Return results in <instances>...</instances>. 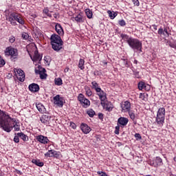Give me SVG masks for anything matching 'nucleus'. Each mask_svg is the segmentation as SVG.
I'll return each mask as SVG.
<instances>
[{"mask_svg": "<svg viewBox=\"0 0 176 176\" xmlns=\"http://www.w3.org/2000/svg\"><path fill=\"white\" fill-rule=\"evenodd\" d=\"M0 127L7 133H10L13 128L15 131H20V124L16 122V118H11L3 111H0Z\"/></svg>", "mask_w": 176, "mask_h": 176, "instance_id": "1", "label": "nucleus"}, {"mask_svg": "<svg viewBox=\"0 0 176 176\" xmlns=\"http://www.w3.org/2000/svg\"><path fill=\"white\" fill-rule=\"evenodd\" d=\"M52 47L55 52H60L63 49V45L64 42L61 39V37L56 34L51 35L50 38Z\"/></svg>", "mask_w": 176, "mask_h": 176, "instance_id": "2", "label": "nucleus"}, {"mask_svg": "<svg viewBox=\"0 0 176 176\" xmlns=\"http://www.w3.org/2000/svg\"><path fill=\"white\" fill-rule=\"evenodd\" d=\"M8 21H10L11 25L14 26L17 25V23L21 24V25H24L25 24V21H24L23 16L17 12H12L10 14L8 15Z\"/></svg>", "mask_w": 176, "mask_h": 176, "instance_id": "3", "label": "nucleus"}, {"mask_svg": "<svg viewBox=\"0 0 176 176\" xmlns=\"http://www.w3.org/2000/svg\"><path fill=\"white\" fill-rule=\"evenodd\" d=\"M128 45L134 50L135 52H142V43L137 38L130 37V39L128 41Z\"/></svg>", "mask_w": 176, "mask_h": 176, "instance_id": "4", "label": "nucleus"}, {"mask_svg": "<svg viewBox=\"0 0 176 176\" xmlns=\"http://www.w3.org/2000/svg\"><path fill=\"white\" fill-rule=\"evenodd\" d=\"M78 100L80 101L81 105L84 108H88V107H90V100H89L87 98L85 97V95L83 94H80L78 96Z\"/></svg>", "mask_w": 176, "mask_h": 176, "instance_id": "5", "label": "nucleus"}, {"mask_svg": "<svg viewBox=\"0 0 176 176\" xmlns=\"http://www.w3.org/2000/svg\"><path fill=\"white\" fill-rule=\"evenodd\" d=\"M19 52L17 49L13 48L12 46L8 47L5 50L6 56H11V57H16L18 56Z\"/></svg>", "mask_w": 176, "mask_h": 176, "instance_id": "6", "label": "nucleus"}, {"mask_svg": "<svg viewBox=\"0 0 176 176\" xmlns=\"http://www.w3.org/2000/svg\"><path fill=\"white\" fill-rule=\"evenodd\" d=\"M166 113V111H158L157 113V118L156 121L157 124H160L161 126H163V124L164 123V115Z\"/></svg>", "mask_w": 176, "mask_h": 176, "instance_id": "7", "label": "nucleus"}, {"mask_svg": "<svg viewBox=\"0 0 176 176\" xmlns=\"http://www.w3.org/2000/svg\"><path fill=\"white\" fill-rule=\"evenodd\" d=\"M14 71L15 74L16 72V78L20 80V82H24V80H25V74H24V71L21 69H14Z\"/></svg>", "mask_w": 176, "mask_h": 176, "instance_id": "8", "label": "nucleus"}, {"mask_svg": "<svg viewBox=\"0 0 176 176\" xmlns=\"http://www.w3.org/2000/svg\"><path fill=\"white\" fill-rule=\"evenodd\" d=\"M138 89L139 90H145L146 91H149V90H151V85L145 83L144 81H140L138 84Z\"/></svg>", "mask_w": 176, "mask_h": 176, "instance_id": "9", "label": "nucleus"}, {"mask_svg": "<svg viewBox=\"0 0 176 176\" xmlns=\"http://www.w3.org/2000/svg\"><path fill=\"white\" fill-rule=\"evenodd\" d=\"M45 156L46 157H56L58 159L60 157V152H57L54 150H49L45 154Z\"/></svg>", "mask_w": 176, "mask_h": 176, "instance_id": "10", "label": "nucleus"}, {"mask_svg": "<svg viewBox=\"0 0 176 176\" xmlns=\"http://www.w3.org/2000/svg\"><path fill=\"white\" fill-rule=\"evenodd\" d=\"M36 140L40 142L41 144H49V139L46 136H43L42 135H38V136L36 137Z\"/></svg>", "mask_w": 176, "mask_h": 176, "instance_id": "11", "label": "nucleus"}, {"mask_svg": "<svg viewBox=\"0 0 176 176\" xmlns=\"http://www.w3.org/2000/svg\"><path fill=\"white\" fill-rule=\"evenodd\" d=\"M80 127V130L82 131V133H84V134H89V133L91 131V128H90V126H89V125L87 124L82 123Z\"/></svg>", "mask_w": 176, "mask_h": 176, "instance_id": "12", "label": "nucleus"}, {"mask_svg": "<svg viewBox=\"0 0 176 176\" xmlns=\"http://www.w3.org/2000/svg\"><path fill=\"white\" fill-rule=\"evenodd\" d=\"M54 102L56 105L58 107H63V98L60 97V95H56L55 97H54Z\"/></svg>", "mask_w": 176, "mask_h": 176, "instance_id": "13", "label": "nucleus"}, {"mask_svg": "<svg viewBox=\"0 0 176 176\" xmlns=\"http://www.w3.org/2000/svg\"><path fill=\"white\" fill-rule=\"evenodd\" d=\"M122 111H130L131 109V103L129 101L122 102L121 103Z\"/></svg>", "mask_w": 176, "mask_h": 176, "instance_id": "14", "label": "nucleus"}, {"mask_svg": "<svg viewBox=\"0 0 176 176\" xmlns=\"http://www.w3.org/2000/svg\"><path fill=\"white\" fill-rule=\"evenodd\" d=\"M127 123H129V119L124 117H121L118 120L117 124L124 127V126H127Z\"/></svg>", "mask_w": 176, "mask_h": 176, "instance_id": "15", "label": "nucleus"}, {"mask_svg": "<svg viewBox=\"0 0 176 176\" xmlns=\"http://www.w3.org/2000/svg\"><path fill=\"white\" fill-rule=\"evenodd\" d=\"M97 96H98L100 101L104 102V101H107V93L104 92L102 89H100V91H96Z\"/></svg>", "mask_w": 176, "mask_h": 176, "instance_id": "16", "label": "nucleus"}, {"mask_svg": "<svg viewBox=\"0 0 176 176\" xmlns=\"http://www.w3.org/2000/svg\"><path fill=\"white\" fill-rule=\"evenodd\" d=\"M55 31L60 36H63L64 35V30L61 26V24L56 23L55 25Z\"/></svg>", "mask_w": 176, "mask_h": 176, "instance_id": "17", "label": "nucleus"}, {"mask_svg": "<svg viewBox=\"0 0 176 176\" xmlns=\"http://www.w3.org/2000/svg\"><path fill=\"white\" fill-rule=\"evenodd\" d=\"M41 123L45 124V126H49V121L50 120V117L47 115H43L40 119Z\"/></svg>", "mask_w": 176, "mask_h": 176, "instance_id": "18", "label": "nucleus"}, {"mask_svg": "<svg viewBox=\"0 0 176 176\" xmlns=\"http://www.w3.org/2000/svg\"><path fill=\"white\" fill-rule=\"evenodd\" d=\"M29 90L33 93H36L37 91H39V85L36 83H32L29 85Z\"/></svg>", "mask_w": 176, "mask_h": 176, "instance_id": "19", "label": "nucleus"}, {"mask_svg": "<svg viewBox=\"0 0 176 176\" xmlns=\"http://www.w3.org/2000/svg\"><path fill=\"white\" fill-rule=\"evenodd\" d=\"M163 164V160L160 158V157H156L154 160V162L153 163V166L154 167H160V166H162Z\"/></svg>", "mask_w": 176, "mask_h": 176, "instance_id": "20", "label": "nucleus"}, {"mask_svg": "<svg viewBox=\"0 0 176 176\" xmlns=\"http://www.w3.org/2000/svg\"><path fill=\"white\" fill-rule=\"evenodd\" d=\"M101 104L103 107V109H105L106 111H112V109H113V104L111 102H101Z\"/></svg>", "mask_w": 176, "mask_h": 176, "instance_id": "21", "label": "nucleus"}, {"mask_svg": "<svg viewBox=\"0 0 176 176\" xmlns=\"http://www.w3.org/2000/svg\"><path fill=\"white\" fill-rule=\"evenodd\" d=\"M46 69H42V70H37L36 69V74H38L40 75L41 79H46L47 78V74H46Z\"/></svg>", "mask_w": 176, "mask_h": 176, "instance_id": "22", "label": "nucleus"}, {"mask_svg": "<svg viewBox=\"0 0 176 176\" xmlns=\"http://www.w3.org/2000/svg\"><path fill=\"white\" fill-rule=\"evenodd\" d=\"M158 34L159 35H164V36H170V34H168V31L167 30V28H164V30L163 28H160L158 30Z\"/></svg>", "mask_w": 176, "mask_h": 176, "instance_id": "23", "label": "nucleus"}, {"mask_svg": "<svg viewBox=\"0 0 176 176\" xmlns=\"http://www.w3.org/2000/svg\"><path fill=\"white\" fill-rule=\"evenodd\" d=\"M74 20L76 23H85V18L80 13L74 17Z\"/></svg>", "mask_w": 176, "mask_h": 176, "instance_id": "24", "label": "nucleus"}, {"mask_svg": "<svg viewBox=\"0 0 176 176\" xmlns=\"http://www.w3.org/2000/svg\"><path fill=\"white\" fill-rule=\"evenodd\" d=\"M91 85H92L91 89L95 90L96 92L100 91L101 90V87H100V85H98V83H97V82L92 81Z\"/></svg>", "mask_w": 176, "mask_h": 176, "instance_id": "25", "label": "nucleus"}, {"mask_svg": "<svg viewBox=\"0 0 176 176\" xmlns=\"http://www.w3.org/2000/svg\"><path fill=\"white\" fill-rule=\"evenodd\" d=\"M85 13L87 17V19H93V11L89 8H87L85 10Z\"/></svg>", "mask_w": 176, "mask_h": 176, "instance_id": "26", "label": "nucleus"}, {"mask_svg": "<svg viewBox=\"0 0 176 176\" xmlns=\"http://www.w3.org/2000/svg\"><path fill=\"white\" fill-rule=\"evenodd\" d=\"M32 162L34 164H36V166H38V167H43L45 164L43 162H41V160H32Z\"/></svg>", "mask_w": 176, "mask_h": 176, "instance_id": "27", "label": "nucleus"}, {"mask_svg": "<svg viewBox=\"0 0 176 176\" xmlns=\"http://www.w3.org/2000/svg\"><path fill=\"white\" fill-rule=\"evenodd\" d=\"M18 137L21 138L23 141L25 142V141H28V136L25 134H24L23 132L18 133H17Z\"/></svg>", "mask_w": 176, "mask_h": 176, "instance_id": "28", "label": "nucleus"}, {"mask_svg": "<svg viewBox=\"0 0 176 176\" xmlns=\"http://www.w3.org/2000/svg\"><path fill=\"white\" fill-rule=\"evenodd\" d=\"M107 13L109 14V17H110L111 20H113V19L118 16V13L115 12L114 11L112 12L111 10H108Z\"/></svg>", "mask_w": 176, "mask_h": 176, "instance_id": "29", "label": "nucleus"}, {"mask_svg": "<svg viewBox=\"0 0 176 176\" xmlns=\"http://www.w3.org/2000/svg\"><path fill=\"white\" fill-rule=\"evenodd\" d=\"M42 58H41V55L35 52L33 58H32V61H41Z\"/></svg>", "mask_w": 176, "mask_h": 176, "instance_id": "30", "label": "nucleus"}, {"mask_svg": "<svg viewBox=\"0 0 176 176\" xmlns=\"http://www.w3.org/2000/svg\"><path fill=\"white\" fill-rule=\"evenodd\" d=\"M78 67L80 69H85V59L80 58L79 60Z\"/></svg>", "mask_w": 176, "mask_h": 176, "instance_id": "31", "label": "nucleus"}, {"mask_svg": "<svg viewBox=\"0 0 176 176\" xmlns=\"http://www.w3.org/2000/svg\"><path fill=\"white\" fill-rule=\"evenodd\" d=\"M120 37L123 41H125L126 43H129V41H130V37L129 36V35L126 34H121Z\"/></svg>", "mask_w": 176, "mask_h": 176, "instance_id": "32", "label": "nucleus"}, {"mask_svg": "<svg viewBox=\"0 0 176 176\" xmlns=\"http://www.w3.org/2000/svg\"><path fill=\"white\" fill-rule=\"evenodd\" d=\"M50 11H49V8L45 7L43 10V13L47 16V17H52V14L50 13Z\"/></svg>", "mask_w": 176, "mask_h": 176, "instance_id": "33", "label": "nucleus"}, {"mask_svg": "<svg viewBox=\"0 0 176 176\" xmlns=\"http://www.w3.org/2000/svg\"><path fill=\"white\" fill-rule=\"evenodd\" d=\"M54 83L56 86H61L63 85V80L61 78H56L54 79Z\"/></svg>", "mask_w": 176, "mask_h": 176, "instance_id": "34", "label": "nucleus"}, {"mask_svg": "<svg viewBox=\"0 0 176 176\" xmlns=\"http://www.w3.org/2000/svg\"><path fill=\"white\" fill-rule=\"evenodd\" d=\"M140 98L143 101H148V94L145 93H141L140 94Z\"/></svg>", "mask_w": 176, "mask_h": 176, "instance_id": "35", "label": "nucleus"}, {"mask_svg": "<svg viewBox=\"0 0 176 176\" xmlns=\"http://www.w3.org/2000/svg\"><path fill=\"white\" fill-rule=\"evenodd\" d=\"M36 109H38V111H45V109H46L45 108V106H43V104H42V103H38L37 104H36Z\"/></svg>", "mask_w": 176, "mask_h": 176, "instance_id": "36", "label": "nucleus"}, {"mask_svg": "<svg viewBox=\"0 0 176 176\" xmlns=\"http://www.w3.org/2000/svg\"><path fill=\"white\" fill-rule=\"evenodd\" d=\"M123 63H124V65H125V67L126 68H130V67L131 65V63L129 60H123Z\"/></svg>", "mask_w": 176, "mask_h": 176, "instance_id": "37", "label": "nucleus"}, {"mask_svg": "<svg viewBox=\"0 0 176 176\" xmlns=\"http://www.w3.org/2000/svg\"><path fill=\"white\" fill-rule=\"evenodd\" d=\"M86 95L88 96V97H91V96L93 95V92L91 91V89L90 88L85 89Z\"/></svg>", "mask_w": 176, "mask_h": 176, "instance_id": "38", "label": "nucleus"}, {"mask_svg": "<svg viewBox=\"0 0 176 176\" xmlns=\"http://www.w3.org/2000/svg\"><path fill=\"white\" fill-rule=\"evenodd\" d=\"M118 24L120 27H125L126 25V21L124 19H121L118 21Z\"/></svg>", "mask_w": 176, "mask_h": 176, "instance_id": "39", "label": "nucleus"}, {"mask_svg": "<svg viewBox=\"0 0 176 176\" xmlns=\"http://www.w3.org/2000/svg\"><path fill=\"white\" fill-rule=\"evenodd\" d=\"M9 42L10 43H14V42H16V37H14V36H10L9 38Z\"/></svg>", "mask_w": 176, "mask_h": 176, "instance_id": "40", "label": "nucleus"}, {"mask_svg": "<svg viewBox=\"0 0 176 176\" xmlns=\"http://www.w3.org/2000/svg\"><path fill=\"white\" fill-rule=\"evenodd\" d=\"M5 64H6V62H5V60H3V58H2V56H0V68H1V67H3Z\"/></svg>", "mask_w": 176, "mask_h": 176, "instance_id": "41", "label": "nucleus"}, {"mask_svg": "<svg viewBox=\"0 0 176 176\" xmlns=\"http://www.w3.org/2000/svg\"><path fill=\"white\" fill-rule=\"evenodd\" d=\"M87 113L90 116V118H93L96 115V112L94 111H87Z\"/></svg>", "mask_w": 176, "mask_h": 176, "instance_id": "42", "label": "nucleus"}, {"mask_svg": "<svg viewBox=\"0 0 176 176\" xmlns=\"http://www.w3.org/2000/svg\"><path fill=\"white\" fill-rule=\"evenodd\" d=\"M119 131H120V125L118 124V126H116L115 129V134L119 135Z\"/></svg>", "mask_w": 176, "mask_h": 176, "instance_id": "43", "label": "nucleus"}, {"mask_svg": "<svg viewBox=\"0 0 176 176\" xmlns=\"http://www.w3.org/2000/svg\"><path fill=\"white\" fill-rule=\"evenodd\" d=\"M129 114L132 120H134V119H135V114L133 113V111H129Z\"/></svg>", "mask_w": 176, "mask_h": 176, "instance_id": "44", "label": "nucleus"}, {"mask_svg": "<svg viewBox=\"0 0 176 176\" xmlns=\"http://www.w3.org/2000/svg\"><path fill=\"white\" fill-rule=\"evenodd\" d=\"M30 37V36L28 35V33L24 32L22 34V38L23 39H25V41H27V39Z\"/></svg>", "mask_w": 176, "mask_h": 176, "instance_id": "45", "label": "nucleus"}, {"mask_svg": "<svg viewBox=\"0 0 176 176\" xmlns=\"http://www.w3.org/2000/svg\"><path fill=\"white\" fill-rule=\"evenodd\" d=\"M132 2L134 6H140V1L138 0H132Z\"/></svg>", "mask_w": 176, "mask_h": 176, "instance_id": "46", "label": "nucleus"}, {"mask_svg": "<svg viewBox=\"0 0 176 176\" xmlns=\"http://www.w3.org/2000/svg\"><path fill=\"white\" fill-rule=\"evenodd\" d=\"M97 174H98V175H100V176H108L107 173L102 172V171H98Z\"/></svg>", "mask_w": 176, "mask_h": 176, "instance_id": "47", "label": "nucleus"}, {"mask_svg": "<svg viewBox=\"0 0 176 176\" xmlns=\"http://www.w3.org/2000/svg\"><path fill=\"white\" fill-rule=\"evenodd\" d=\"M94 75L95 76H100V75H101V71L96 70V71L94 72Z\"/></svg>", "mask_w": 176, "mask_h": 176, "instance_id": "48", "label": "nucleus"}, {"mask_svg": "<svg viewBox=\"0 0 176 176\" xmlns=\"http://www.w3.org/2000/svg\"><path fill=\"white\" fill-rule=\"evenodd\" d=\"M19 135L14 136V141L16 142V143H19L20 142V139L19 138Z\"/></svg>", "mask_w": 176, "mask_h": 176, "instance_id": "49", "label": "nucleus"}, {"mask_svg": "<svg viewBox=\"0 0 176 176\" xmlns=\"http://www.w3.org/2000/svg\"><path fill=\"white\" fill-rule=\"evenodd\" d=\"M70 127H72V129H74V130H75V129H76V124H75L74 122H70Z\"/></svg>", "mask_w": 176, "mask_h": 176, "instance_id": "50", "label": "nucleus"}, {"mask_svg": "<svg viewBox=\"0 0 176 176\" xmlns=\"http://www.w3.org/2000/svg\"><path fill=\"white\" fill-rule=\"evenodd\" d=\"M98 118H99V119L102 120V119H104V115L102 113H99L98 114Z\"/></svg>", "mask_w": 176, "mask_h": 176, "instance_id": "51", "label": "nucleus"}, {"mask_svg": "<svg viewBox=\"0 0 176 176\" xmlns=\"http://www.w3.org/2000/svg\"><path fill=\"white\" fill-rule=\"evenodd\" d=\"M169 46H170V47H173V49H175V50H176V45H175V44H174V43H170V44H169Z\"/></svg>", "mask_w": 176, "mask_h": 176, "instance_id": "52", "label": "nucleus"}, {"mask_svg": "<svg viewBox=\"0 0 176 176\" xmlns=\"http://www.w3.org/2000/svg\"><path fill=\"white\" fill-rule=\"evenodd\" d=\"M135 138H139L140 140H141V135H140V133H135Z\"/></svg>", "mask_w": 176, "mask_h": 176, "instance_id": "53", "label": "nucleus"}, {"mask_svg": "<svg viewBox=\"0 0 176 176\" xmlns=\"http://www.w3.org/2000/svg\"><path fill=\"white\" fill-rule=\"evenodd\" d=\"M152 27H153V30H155V31H157V25H153Z\"/></svg>", "mask_w": 176, "mask_h": 176, "instance_id": "54", "label": "nucleus"}, {"mask_svg": "<svg viewBox=\"0 0 176 176\" xmlns=\"http://www.w3.org/2000/svg\"><path fill=\"white\" fill-rule=\"evenodd\" d=\"M69 71V67H66L65 69H64V72L65 73H67Z\"/></svg>", "mask_w": 176, "mask_h": 176, "instance_id": "55", "label": "nucleus"}, {"mask_svg": "<svg viewBox=\"0 0 176 176\" xmlns=\"http://www.w3.org/2000/svg\"><path fill=\"white\" fill-rule=\"evenodd\" d=\"M31 17H32V19H36V17H38V16H36L35 14H33L31 15Z\"/></svg>", "mask_w": 176, "mask_h": 176, "instance_id": "56", "label": "nucleus"}, {"mask_svg": "<svg viewBox=\"0 0 176 176\" xmlns=\"http://www.w3.org/2000/svg\"><path fill=\"white\" fill-rule=\"evenodd\" d=\"M54 19H57V17H58V14L57 13L54 14Z\"/></svg>", "mask_w": 176, "mask_h": 176, "instance_id": "57", "label": "nucleus"}, {"mask_svg": "<svg viewBox=\"0 0 176 176\" xmlns=\"http://www.w3.org/2000/svg\"><path fill=\"white\" fill-rule=\"evenodd\" d=\"M158 111H166V109L164 107H162L159 109Z\"/></svg>", "mask_w": 176, "mask_h": 176, "instance_id": "58", "label": "nucleus"}, {"mask_svg": "<svg viewBox=\"0 0 176 176\" xmlns=\"http://www.w3.org/2000/svg\"><path fill=\"white\" fill-rule=\"evenodd\" d=\"M133 63H134V64H138V60H135L133 61Z\"/></svg>", "mask_w": 176, "mask_h": 176, "instance_id": "59", "label": "nucleus"}, {"mask_svg": "<svg viewBox=\"0 0 176 176\" xmlns=\"http://www.w3.org/2000/svg\"><path fill=\"white\" fill-rule=\"evenodd\" d=\"M135 76H136L137 78H139V76H138V72L136 74Z\"/></svg>", "mask_w": 176, "mask_h": 176, "instance_id": "60", "label": "nucleus"}, {"mask_svg": "<svg viewBox=\"0 0 176 176\" xmlns=\"http://www.w3.org/2000/svg\"><path fill=\"white\" fill-rule=\"evenodd\" d=\"M173 160L174 162H176V157H174Z\"/></svg>", "mask_w": 176, "mask_h": 176, "instance_id": "61", "label": "nucleus"}, {"mask_svg": "<svg viewBox=\"0 0 176 176\" xmlns=\"http://www.w3.org/2000/svg\"><path fill=\"white\" fill-rule=\"evenodd\" d=\"M170 176H176L175 175H173V173H171L170 175Z\"/></svg>", "mask_w": 176, "mask_h": 176, "instance_id": "62", "label": "nucleus"}, {"mask_svg": "<svg viewBox=\"0 0 176 176\" xmlns=\"http://www.w3.org/2000/svg\"><path fill=\"white\" fill-rule=\"evenodd\" d=\"M104 64H107V63H105Z\"/></svg>", "mask_w": 176, "mask_h": 176, "instance_id": "63", "label": "nucleus"}]
</instances>
